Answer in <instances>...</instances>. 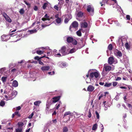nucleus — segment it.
Segmentation results:
<instances>
[{
    "mask_svg": "<svg viewBox=\"0 0 132 132\" xmlns=\"http://www.w3.org/2000/svg\"><path fill=\"white\" fill-rule=\"evenodd\" d=\"M116 55L117 56L119 57H121L122 56V53L119 51L117 50V51L116 52Z\"/></svg>",
    "mask_w": 132,
    "mask_h": 132,
    "instance_id": "19",
    "label": "nucleus"
},
{
    "mask_svg": "<svg viewBox=\"0 0 132 132\" xmlns=\"http://www.w3.org/2000/svg\"><path fill=\"white\" fill-rule=\"evenodd\" d=\"M52 121L54 123H56L57 122V121H56V119H55L53 120Z\"/></svg>",
    "mask_w": 132,
    "mask_h": 132,
    "instance_id": "63",
    "label": "nucleus"
},
{
    "mask_svg": "<svg viewBox=\"0 0 132 132\" xmlns=\"http://www.w3.org/2000/svg\"><path fill=\"white\" fill-rule=\"evenodd\" d=\"M54 8L56 10H57V11L59 10V8H58V7L56 5H55L54 7Z\"/></svg>",
    "mask_w": 132,
    "mask_h": 132,
    "instance_id": "49",
    "label": "nucleus"
},
{
    "mask_svg": "<svg viewBox=\"0 0 132 132\" xmlns=\"http://www.w3.org/2000/svg\"><path fill=\"white\" fill-rule=\"evenodd\" d=\"M34 59L36 60H37L38 61L40 60L39 57L38 56H37L35 57Z\"/></svg>",
    "mask_w": 132,
    "mask_h": 132,
    "instance_id": "46",
    "label": "nucleus"
},
{
    "mask_svg": "<svg viewBox=\"0 0 132 132\" xmlns=\"http://www.w3.org/2000/svg\"><path fill=\"white\" fill-rule=\"evenodd\" d=\"M59 51L63 55H65L69 54V50L67 49V47L64 46L61 47Z\"/></svg>",
    "mask_w": 132,
    "mask_h": 132,
    "instance_id": "1",
    "label": "nucleus"
},
{
    "mask_svg": "<svg viewBox=\"0 0 132 132\" xmlns=\"http://www.w3.org/2000/svg\"><path fill=\"white\" fill-rule=\"evenodd\" d=\"M63 132H68V128L65 126L63 127Z\"/></svg>",
    "mask_w": 132,
    "mask_h": 132,
    "instance_id": "27",
    "label": "nucleus"
},
{
    "mask_svg": "<svg viewBox=\"0 0 132 132\" xmlns=\"http://www.w3.org/2000/svg\"><path fill=\"white\" fill-rule=\"evenodd\" d=\"M121 42H122V39H121L120 40H119L118 42V44L119 45V47H120Z\"/></svg>",
    "mask_w": 132,
    "mask_h": 132,
    "instance_id": "45",
    "label": "nucleus"
},
{
    "mask_svg": "<svg viewBox=\"0 0 132 132\" xmlns=\"http://www.w3.org/2000/svg\"><path fill=\"white\" fill-rule=\"evenodd\" d=\"M9 36L6 35H3L1 36V40L3 41H7L9 39Z\"/></svg>",
    "mask_w": 132,
    "mask_h": 132,
    "instance_id": "8",
    "label": "nucleus"
},
{
    "mask_svg": "<svg viewBox=\"0 0 132 132\" xmlns=\"http://www.w3.org/2000/svg\"><path fill=\"white\" fill-rule=\"evenodd\" d=\"M94 89V87L91 85H89L87 88V91L89 92L93 91Z\"/></svg>",
    "mask_w": 132,
    "mask_h": 132,
    "instance_id": "11",
    "label": "nucleus"
},
{
    "mask_svg": "<svg viewBox=\"0 0 132 132\" xmlns=\"http://www.w3.org/2000/svg\"><path fill=\"white\" fill-rule=\"evenodd\" d=\"M111 67L108 65L107 64H105L104 65L103 70H104L106 72L109 71L111 70Z\"/></svg>",
    "mask_w": 132,
    "mask_h": 132,
    "instance_id": "5",
    "label": "nucleus"
},
{
    "mask_svg": "<svg viewBox=\"0 0 132 132\" xmlns=\"http://www.w3.org/2000/svg\"><path fill=\"white\" fill-rule=\"evenodd\" d=\"M87 116L89 118H90L91 117L92 114L90 112V110H89L88 114Z\"/></svg>",
    "mask_w": 132,
    "mask_h": 132,
    "instance_id": "44",
    "label": "nucleus"
},
{
    "mask_svg": "<svg viewBox=\"0 0 132 132\" xmlns=\"http://www.w3.org/2000/svg\"><path fill=\"white\" fill-rule=\"evenodd\" d=\"M21 109V107L20 106H19L16 107V111H17V110H20Z\"/></svg>",
    "mask_w": 132,
    "mask_h": 132,
    "instance_id": "50",
    "label": "nucleus"
},
{
    "mask_svg": "<svg viewBox=\"0 0 132 132\" xmlns=\"http://www.w3.org/2000/svg\"><path fill=\"white\" fill-rule=\"evenodd\" d=\"M128 106L130 108H131V109H132V106L131 104H128Z\"/></svg>",
    "mask_w": 132,
    "mask_h": 132,
    "instance_id": "56",
    "label": "nucleus"
},
{
    "mask_svg": "<svg viewBox=\"0 0 132 132\" xmlns=\"http://www.w3.org/2000/svg\"><path fill=\"white\" fill-rule=\"evenodd\" d=\"M14 113L15 114V115H17V116L19 117H20L21 116V115L19 113L18 111H16Z\"/></svg>",
    "mask_w": 132,
    "mask_h": 132,
    "instance_id": "35",
    "label": "nucleus"
},
{
    "mask_svg": "<svg viewBox=\"0 0 132 132\" xmlns=\"http://www.w3.org/2000/svg\"><path fill=\"white\" fill-rule=\"evenodd\" d=\"M72 116V115L71 112L70 111H67L64 114L63 116V118L66 119L68 117V119L67 120L69 121L70 120V116Z\"/></svg>",
    "mask_w": 132,
    "mask_h": 132,
    "instance_id": "3",
    "label": "nucleus"
},
{
    "mask_svg": "<svg viewBox=\"0 0 132 132\" xmlns=\"http://www.w3.org/2000/svg\"><path fill=\"white\" fill-rule=\"evenodd\" d=\"M112 85V83H108L105 82V84L104 85V86L109 87L111 86Z\"/></svg>",
    "mask_w": 132,
    "mask_h": 132,
    "instance_id": "23",
    "label": "nucleus"
},
{
    "mask_svg": "<svg viewBox=\"0 0 132 132\" xmlns=\"http://www.w3.org/2000/svg\"><path fill=\"white\" fill-rule=\"evenodd\" d=\"M60 97L61 96H60L53 97L52 98L53 100L52 102L54 103L57 102L60 100Z\"/></svg>",
    "mask_w": 132,
    "mask_h": 132,
    "instance_id": "9",
    "label": "nucleus"
},
{
    "mask_svg": "<svg viewBox=\"0 0 132 132\" xmlns=\"http://www.w3.org/2000/svg\"><path fill=\"white\" fill-rule=\"evenodd\" d=\"M50 106V105L49 104H46V111H48L50 110L49 108Z\"/></svg>",
    "mask_w": 132,
    "mask_h": 132,
    "instance_id": "34",
    "label": "nucleus"
},
{
    "mask_svg": "<svg viewBox=\"0 0 132 132\" xmlns=\"http://www.w3.org/2000/svg\"><path fill=\"white\" fill-rule=\"evenodd\" d=\"M121 78L120 77H118L117 78V79H115V80L116 81H118L121 80Z\"/></svg>",
    "mask_w": 132,
    "mask_h": 132,
    "instance_id": "53",
    "label": "nucleus"
},
{
    "mask_svg": "<svg viewBox=\"0 0 132 132\" xmlns=\"http://www.w3.org/2000/svg\"><path fill=\"white\" fill-rule=\"evenodd\" d=\"M34 112H33L28 117V118L30 119L32 118L34 115Z\"/></svg>",
    "mask_w": 132,
    "mask_h": 132,
    "instance_id": "43",
    "label": "nucleus"
},
{
    "mask_svg": "<svg viewBox=\"0 0 132 132\" xmlns=\"http://www.w3.org/2000/svg\"><path fill=\"white\" fill-rule=\"evenodd\" d=\"M81 29H80L76 32V34L79 36L80 37L81 36L82 34L81 32Z\"/></svg>",
    "mask_w": 132,
    "mask_h": 132,
    "instance_id": "20",
    "label": "nucleus"
},
{
    "mask_svg": "<svg viewBox=\"0 0 132 132\" xmlns=\"http://www.w3.org/2000/svg\"><path fill=\"white\" fill-rule=\"evenodd\" d=\"M6 20L8 22L11 23L12 22V20L8 16L5 18Z\"/></svg>",
    "mask_w": 132,
    "mask_h": 132,
    "instance_id": "24",
    "label": "nucleus"
},
{
    "mask_svg": "<svg viewBox=\"0 0 132 132\" xmlns=\"http://www.w3.org/2000/svg\"><path fill=\"white\" fill-rule=\"evenodd\" d=\"M41 103L40 101H38L35 102L34 103V105L36 106H38L39 104Z\"/></svg>",
    "mask_w": 132,
    "mask_h": 132,
    "instance_id": "21",
    "label": "nucleus"
},
{
    "mask_svg": "<svg viewBox=\"0 0 132 132\" xmlns=\"http://www.w3.org/2000/svg\"><path fill=\"white\" fill-rule=\"evenodd\" d=\"M130 16L129 15H127L126 16V18L127 20H130Z\"/></svg>",
    "mask_w": 132,
    "mask_h": 132,
    "instance_id": "51",
    "label": "nucleus"
},
{
    "mask_svg": "<svg viewBox=\"0 0 132 132\" xmlns=\"http://www.w3.org/2000/svg\"><path fill=\"white\" fill-rule=\"evenodd\" d=\"M50 68V66H43L40 69L43 72H44L45 71H48L49 70Z\"/></svg>",
    "mask_w": 132,
    "mask_h": 132,
    "instance_id": "10",
    "label": "nucleus"
},
{
    "mask_svg": "<svg viewBox=\"0 0 132 132\" xmlns=\"http://www.w3.org/2000/svg\"><path fill=\"white\" fill-rule=\"evenodd\" d=\"M55 17L57 19H58V18H59V14H56V15H55Z\"/></svg>",
    "mask_w": 132,
    "mask_h": 132,
    "instance_id": "59",
    "label": "nucleus"
},
{
    "mask_svg": "<svg viewBox=\"0 0 132 132\" xmlns=\"http://www.w3.org/2000/svg\"><path fill=\"white\" fill-rule=\"evenodd\" d=\"M24 12V11L23 9H21L20 11H19V13H20L21 14H23Z\"/></svg>",
    "mask_w": 132,
    "mask_h": 132,
    "instance_id": "36",
    "label": "nucleus"
},
{
    "mask_svg": "<svg viewBox=\"0 0 132 132\" xmlns=\"http://www.w3.org/2000/svg\"><path fill=\"white\" fill-rule=\"evenodd\" d=\"M7 79V77H2L1 78V80H2L3 82H5Z\"/></svg>",
    "mask_w": 132,
    "mask_h": 132,
    "instance_id": "33",
    "label": "nucleus"
},
{
    "mask_svg": "<svg viewBox=\"0 0 132 132\" xmlns=\"http://www.w3.org/2000/svg\"><path fill=\"white\" fill-rule=\"evenodd\" d=\"M83 13L82 11L79 12L77 14V16L79 18L82 17L83 16Z\"/></svg>",
    "mask_w": 132,
    "mask_h": 132,
    "instance_id": "15",
    "label": "nucleus"
},
{
    "mask_svg": "<svg viewBox=\"0 0 132 132\" xmlns=\"http://www.w3.org/2000/svg\"><path fill=\"white\" fill-rule=\"evenodd\" d=\"M5 98L6 99V101H7V100H8V97L6 95H5Z\"/></svg>",
    "mask_w": 132,
    "mask_h": 132,
    "instance_id": "58",
    "label": "nucleus"
},
{
    "mask_svg": "<svg viewBox=\"0 0 132 132\" xmlns=\"http://www.w3.org/2000/svg\"><path fill=\"white\" fill-rule=\"evenodd\" d=\"M95 112L97 118L98 119H99V118L100 116L99 114L98 113L97 111H95Z\"/></svg>",
    "mask_w": 132,
    "mask_h": 132,
    "instance_id": "42",
    "label": "nucleus"
},
{
    "mask_svg": "<svg viewBox=\"0 0 132 132\" xmlns=\"http://www.w3.org/2000/svg\"><path fill=\"white\" fill-rule=\"evenodd\" d=\"M113 48L112 45L111 44H109L108 47V49L110 51L112 50Z\"/></svg>",
    "mask_w": 132,
    "mask_h": 132,
    "instance_id": "32",
    "label": "nucleus"
},
{
    "mask_svg": "<svg viewBox=\"0 0 132 132\" xmlns=\"http://www.w3.org/2000/svg\"><path fill=\"white\" fill-rule=\"evenodd\" d=\"M49 16H48L47 14H46L44 17L42 19V20L44 21L46 20H48L49 21L50 20V19L49 18Z\"/></svg>",
    "mask_w": 132,
    "mask_h": 132,
    "instance_id": "13",
    "label": "nucleus"
},
{
    "mask_svg": "<svg viewBox=\"0 0 132 132\" xmlns=\"http://www.w3.org/2000/svg\"><path fill=\"white\" fill-rule=\"evenodd\" d=\"M55 106H56V110L58 109L60 107V103H57L56 105Z\"/></svg>",
    "mask_w": 132,
    "mask_h": 132,
    "instance_id": "41",
    "label": "nucleus"
},
{
    "mask_svg": "<svg viewBox=\"0 0 132 132\" xmlns=\"http://www.w3.org/2000/svg\"><path fill=\"white\" fill-rule=\"evenodd\" d=\"M3 16L5 18L8 16L7 15V14L5 12L3 13Z\"/></svg>",
    "mask_w": 132,
    "mask_h": 132,
    "instance_id": "47",
    "label": "nucleus"
},
{
    "mask_svg": "<svg viewBox=\"0 0 132 132\" xmlns=\"http://www.w3.org/2000/svg\"><path fill=\"white\" fill-rule=\"evenodd\" d=\"M16 30V29L13 30H11L10 31L11 32V33H12L15 31Z\"/></svg>",
    "mask_w": 132,
    "mask_h": 132,
    "instance_id": "60",
    "label": "nucleus"
},
{
    "mask_svg": "<svg viewBox=\"0 0 132 132\" xmlns=\"http://www.w3.org/2000/svg\"><path fill=\"white\" fill-rule=\"evenodd\" d=\"M71 19V18H70L69 19L68 18H67V17L65 18L64 20V22L65 23H67Z\"/></svg>",
    "mask_w": 132,
    "mask_h": 132,
    "instance_id": "30",
    "label": "nucleus"
},
{
    "mask_svg": "<svg viewBox=\"0 0 132 132\" xmlns=\"http://www.w3.org/2000/svg\"><path fill=\"white\" fill-rule=\"evenodd\" d=\"M29 31L30 33L31 34H32L33 33L36 32H37V30L36 29L32 30H29Z\"/></svg>",
    "mask_w": 132,
    "mask_h": 132,
    "instance_id": "38",
    "label": "nucleus"
},
{
    "mask_svg": "<svg viewBox=\"0 0 132 132\" xmlns=\"http://www.w3.org/2000/svg\"><path fill=\"white\" fill-rule=\"evenodd\" d=\"M73 40V37H68L67 38V42L69 43H71L72 42V41Z\"/></svg>",
    "mask_w": 132,
    "mask_h": 132,
    "instance_id": "14",
    "label": "nucleus"
},
{
    "mask_svg": "<svg viewBox=\"0 0 132 132\" xmlns=\"http://www.w3.org/2000/svg\"><path fill=\"white\" fill-rule=\"evenodd\" d=\"M112 85L113 87L116 86L118 84V82L116 81H113L112 82Z\"/></svg>",
    "mask_w": 132,
    "mask_h": 132,
    "instance_id": "39",
    "label": "nucleus"
},
{
    "mask_svg": "<svg viewBox=\"0 0 132 132\" xmlns=\"http://www.w3.org/2000/svg\"><path fill=\"white\" fill-rule=\"evenodd\" d=\"M88 24L87 23L84 22L81 23L80 26L81 27L83 28H86L87 27Z\"/></svg>",
    "mask_w": 132,
    "mask_h": 132,
    "instance_id": "12",
    "label": "nucleus"
},
{
    "mask_svg": "<svg viewBox=\"0 0 132 132\" xmlns=\"http://www.w3.org/2000/svg\"><path fill=\"white\" fill-rule=\"evenodd\" d=\"M125 47L127 50H129L130 49V45L128 42L126 43L125 44Z\"/></svg>",
    "mask_w": 132,
    "mask_h": 132,
    "instance_id": "16",
    "label": "nucleus"
},
{
    "mask_svg": "<svg viewBox=\"0 0 132 132\" xmlns=\"http://www.w3.org/2000/svg\"><path fill=\"white\" fill-rule=\"evenodd\" d=\"M44 52L43 51L40 50L37 51L36 52V53L39 55H40L43 54Z\"/></svg>",
    "mask_w": 132,
    "mask_h": 132,
    "instance_id": "29",
    "label": "nucleus"
},
{
    "mask_svg": "<svg viewBox=\"0 0 132 132\" xmlns=\"http://www.w3.org/2000/svg\"><path fill=\"white\" fill-rule=\"evenodd\" d=\"M87 10L88 12H91L92 15L94 14V9L93 7H92L91 5H88L87 6Z\"/></svg>",
    "mask_w": 132,
    "mask_h": 132,
    "instance_id": "6",
    "label": "nucleus"
},
{
    "mask_svg": "<svg viewBox=\"0 0 132 132\" xmlns=\"http://www.w3.org/2000/svg\"><path fill=\"white\" fill-rule=\"evenodd\" d=\"M104 82H100L99 83V84L100 85H103L104 84Z\"/></svg>",
    "mask_w": 132,
    "mask_h": 132,
    "instance_id": "57",
    "label": "nucleus"
},
{
    "mask_svg": "<svg viewBox=\"0 0 132 132\" xmlns=\"http://www.w3.org/2000/svg\"><path fill=\"white\" fill-rule=\"evenodd\" d=\"M72 44L74 45H76L77 44V42L75 39H74L73 41H72Z\"/></svg>",
    "mask_w": 132,
    "mask_h": 132,
    "instance_id": "40",
    "label": "nucleus"
},
{
    "mask_svg": "<svg viewBox=\"0 0 132 132\" xmlns=\"http://www.w3.org/2000/svg\"><path fill=\"white\" fill-rule=\"evenodd\" d=\"M5 104V102L2 100L0 102V106H3Z\"/></svg>",
    "mask_w": 132,
    "mask_h": 132,
    "instance_id": "31",
    "label": "nucleus"
},
{
    "mask_svg": "<svg viewBox=\"0 0 132 132\" xmlns=\"http://www.w3.org/2000/svg\"><path fill=\"white\" fill-rule=\"evenodd\" d=\"M75 49L74 48H72L70 51L69 50V54L75 52Z\"/></svg>",
    "mask_w": 132,
    "mask_h": 132,
    "instance_id": "25",
    "label": "nucleus"
},
{
    "mask_svg": "<svg viewBox=\"0 0 132 132\" xmlns=\"http://www.w3.org/2000/svg\"><path fill=\"white\" fill-rule=\"evenodd\" d=\"M24 2L27 5L29 6H30V4L29 3H28L26 1H24Z\"/></svg>",
    "mask_w": 132,
    "mask_h": 132,
    "instance_id": "55",
    "label": "nucleus"
},
{
    "mask_svg": "<svg viewBox=\"0 0 132 132\" xmlns=\"http://www.w3.org/2000/svg\"><path fill=\"white\" fill-rule=\"evenodd\" d=\"M78 23L76 21H74L71 24L69 28V30L70 31L72 32V28H76L78 27Z\"/></svg>",
    "mask_w": 132,
    "mask_h": 132,
    "instance_id": "2",
    "label": "nucleus"
},
{
    "mask_svg": "<svg viewBox=\"0 0 132 132\" xmlns=\"http://www.w3.org/2000/svg\"><path fill=\"white\" fill-rule=\"evenodd\" d=\"M114 62V60L113 57H109L108 59V63L110 64L113 63Z\"/></svg>",
    "mask_w": 132,
    "mask_h": 132,
    "instance_id": "7",
    "label": "nucleus"
},
{
    "mask_svg": "<svg viewBox=\"0 0 132 132\" xmlns=\"http://www.w3.org/2000/svg\"><path fill=\"white\" fill-rule=\"evenodd\" d=\"M12 85L14 87H16L18 86V83L16 80L14 81L12 84Z\"/></svg>",
    "mask_w": 132,
    "mask_h": 132,
    "instance_id": "17",
    "label": "nucleus"
},
{
    "mask_svg": "<svg viewBox=\"0 0 132 132\" xmlns=\"http://www.w3.org/2000/svg\"><path fill=\"white\" fill-rule=\"evenodd\" d=\"M62 20L61 19V18H59L58 19H56L55 20V22L58 24L62 22Z\"/></svg>",
    "mask_w": 132,
    "mask_h": 132,
    "instance_id": "18",
    "label": "nucleus"
},
{
    "mask_svg": "<svg viewBox=\"0 0 132 132\" xmlns=\"http://www.w3.org/2000/svg\"><path fill=\"white\" fill-rule=\"evenodd\" d=\"M18 125V127L22 128V127L23 125L24 124L22 122H19Z\"/></svg>",
    "mask_w": 132,
    "mask_h": 132,
    "instance_id": "26",
    "label": "nucleus"
},
{
    "mask_svg": "<svg viewBox=\"0 0 132 132\" xmlns=\"http://www.w3.org/2000/svg\"><path fill=\"white\" fill-rule=\"evenodd\" d=\"M16 70V69H13L12 70L11 72H15Z\"/></svg>",
    "mask_w": 132,
    "mask_h": 132,
    "instance_id": "61",
    "label": "nucleus"
},
{
    "mask_svg": "<svg viewBox=\"0 0 132 132\" xmlns=\"http://www.w3.org/2000/svg\"><path fill=\"white\" fill-rule=\"evenodd\" d=\"M39 63L41 65H44V63L41 61V60H39Z\"/></svg>",
    "mask_w": 132,
    "mask_h": 132,
    "instance_id": "52",
    "label": "nucleus"
},
{
    "mask_svg": "<svg viewBox=\"0 0 132 132\" xmlns=\"http://www.w3.org/2000/svg\"><path fill=\"white\" fill-rule=\"evenodd\" d=\"M48 4L47 3H45L43 6L42 7L44 9H45L46 7Z\"/></svg>",
    "mask_w": 132,
    "mask_h": 132,
    "instance_id": "37",
    "label": "nucleus"
},
{
    "mask_svg": "<svg viewBox=\"0 0 132 132\" xmlns=\"http://www.w3.org/2000/svg\"><path fill=\"white\" fill-rule=\"evenodd\" d=\"M49 24L48 25H46V24H42L41 25L42 27L43 28H44L46 26H48L50 25Z\"/></svg>",
    "mask_w": 132,
    "mask_h": 132,
    "instance_id": "48",
    "label": "nucleus"
},
{
    "mask_svg": "<svg viewBox=\"0 0 132 132\" xmlns=\"http://www.w3.org/2000/svg\"><path fill=\"white\" fill-rule=\"evenodd\" d=\"M34 9L35 10L37 11L38 9V7L36 6H35L34 7Z\"/></svg>",
    "mask_w": 132,
    "mask_h": 132,
    "instance_id": "54",
    "label": "nucleus"
},
{
    "mask_svg": "<svg viewBox=\"0 0 132 132\" xmlns=\"http://www.w3.org/2000/svg\"><path fill=\"white\" fill-rule=\"evenodd\" d=\"M56 111H55L52 114V115H55L56 114Z\"/></svg>",
    "mask_w": 132,
    "mask_h": 132,
    "instance_id": "64",
    "label": "nucleus"
},
{
    "mask_svg": "<svg viewBox=\"0 0 132 132\" xmlns=\"http://www.w3.org/2000/svg\"><path fill=\"white\" fill-rule=\"evenodd\" d=\"M97 125L96 123L94 124L92 127V129L93 130H94L96 129L97 128Z\"/></svg>",
    "mask_w": 132,
    "mask_h": 132,
    "instance_id": "28",
    "label": "nucleus"
},
{
    "mask_svg": "<svg viewBox=\"0 0 132 132\" xmlns=\"http://www.w3.org/2000/svg\"><path fill=\"white\" fill-rule=\"evenodd\" d=\"M22 128L21 127H18L16 128V132H22Z\"/></svg>",
    "mask_w": 132,
    "mask_h": 132,
    "instance_id": "22",
    "label": "nucleus"
},
{
    "mask_svg": "<svg viewBox=\"0 0 132 132\" xmlns=\"http://www.w3.org/2000/svg\"><path fill=\"white\" fill-rule=\"evenodd\" d=\"M99 75V73L98 72H92L90 73V79L93 78L94 77H95L96 78H97L98 77Z\"/></svg>",
    "mask_w": 132,
    "mask_h": 132,
    "instance_id": "4",
    "label": "nucleus"
},
{
    "mask_svg": "<svg viewBox=\"0 0 132 132\" xmlns=\"http://www.w3.org/2000/svg\"><path fill=\"white\" fill-rule=\"evenodd\" d=\"M108 94H109V93L108 92H104V94H105L104 96H106V95Z\"/></svg>",
    "mask_w": 132,
    "mask_h": 132,
    "instance_id": "62",
    "label": "nucleus"
}]
</instances>
